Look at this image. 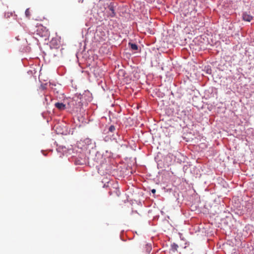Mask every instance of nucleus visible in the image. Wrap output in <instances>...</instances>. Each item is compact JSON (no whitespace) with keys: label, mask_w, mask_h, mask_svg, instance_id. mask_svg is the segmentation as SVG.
<instances>
[{"label":"nucleus","mask_w":254,"mask_h":254,"mask_svg":"<svg viewBox=\"0 0 254 254\" xmlns=\"http://www.w3.org/2000/svg\"><path fill=\"white\" fill-rule=\"evenodd\" d=\"M108 8L109 9V14L110 16L112 17H113L115 16L116 13L115 12L114 4L112 2H110L109 4H108Z\"/></svg>","instance_id":"nucleus-3"},{"label":"nucleus","mask_w":254,"mask_h":254,"mask_svg":"<svg viewBox=\"0 0 254 254\" xmlns=\"http://www.w3.org/2000/svg\"><path fill=\"white\" fill-rule=\"evenodd\" d=\"M243 19L245 21L250 22L253 19V17L247 13H244L243 15Z\"/></svg>","instance_id":"nucleus-4"},{"label":"nucleus","mask_w":254,"mask_h":254,"mask_svg":"<svg viewBox=\"0 0 254 254\" xmlns=\"http://www.w3.org/2000/svg\"><path fill=\"white\" fill-rule=\"evenodd\" d=\"M151 192L153 193H155L156 192V190L155 189H152L151 190Z\"/></svg>","instance_id":"nucleus-12"},{"label":"nucleus","mask_w":254,"mask_h":254,"mask_svg":"<svg viewBox=\"0 0 254 254\" xmlns=\"http://www.w3.org/2000/svg\"><path fill=\"white\" fill-rule=\"evenodd\" d=\"M109 194H110V195H112V194H113L112 191H109Z\"/></svg>","instance_id":"nucleus-13"},{"label":"nucleus","mask_w":254,"mask_h":254,"mask_svg":"<svg viewBox=\"0 0 254 254\" xmlns=\"http://www.w3.org/2000/svg\"><path fill=\"white\" fill-rule=\"evenodd\" d=\"M55 107L60 110H64L65 109V105L62 103H56L55 104Z\"/></svg>","instance_id":"nucleus-5"},{"label":"nucleus","mask_w":254,"mask_h":254,"mask_svg":"<svg viewBox=\"0 0 254 254\" xmlns=\"http://www.w3.org/2000/svg\"><path fill=\"white\" fill-rule=\"evenodd\" d=\"M147 251L148 252H149L151 250V247L150 246H147Z\"/></svg>","instance_id":"nucleus-11"},{"label":"nucleus","mask_w":254,"mask_h":254,"mask_svg":"<svg viewBox=\"0 0 254 254\" xmlns=\"http://www.w3.org/2000/svg\"><path fill=\"white\" fill-rule=\"evenodd\" d=\"M25 15L26 16L29 18L30 17V15H31V13H30V9L29 8H27L25 10Z\"/></svg>","instance_id":"nucleus-8"},{"label":"nucleus","mask_w":254,"mask_h":254,"mask_svg":"<svg viewBox=\"0 0 254 254\" xmlns=\"http://www.w3.org/2000/svg\"><path fill=\"white\" fill-rule=\"evenodd\" d=\"M178 246L175 243H173L171 245V250L173 252H175L177 251Z\"/></svg>","instance_id":"nucleus-6"},{"label":"nucleus","mask_w":254,"mask_h":254,"mask_svg":"<svg viewBox=\"0 0 254 254\" xmlns=\"http://www.w3.org/2000/svg\"><path fill=\"white\" fill-rule=\"evenodd\" d=\"M115 130V127L114 126H111L109 128V131L110 132H114Z\"/></svg>","instance_id":"nucleus-9"},{"label":"nucleus","mask_w":254,"mask_h":254,"mask_svg":"<svg viewBox=\"0 0 254 254\" xmlns=\"http://www.w3.org/2000/svg\"><path fill=\"white\" fill-rule=\"evenodd\" d=\"M36 35L41 37H47L49 35V31L46 27L43 26L41 24L37 26V29L36 31Z\"/></svg>","instance_id":"nucleus-1"},{"label":"nucleus","mask_w":254,"mask_h":254,"mask_svg":"<svg viewBox=\"0 0 254 254\" xmlns=\"http://www.w3.org/2000/svg\"><path fill=\"white\" fill-rule=\"evenodd\" d=\"M129 45L130 46V48L132 50H137L138 49V47H137V45L135 44L129 43Z\"/></svg>","instance_id":"nucleus-7"},{"label":"nucleus","mask_w":254,"mask_h":254,"mask_svg":"<svg viewBox=\"0 0 254 254\" xmlns=\"http://www.w3.org/2000/svg\"><path fill=\"white\" fill-rule=\"evenodd\" d=\"M70 104L73 105V101H71Z\"/></svg>","instance_id":"nucleus-14"},{"label":"nucleus","mask_w":254,"mask_h":254,"mask_svg":"<svg viewBox=\"0 0 254 254\" xmlns=\"http://www.w3.org/2000/svg\"><path fill=\"white\" fill-rule=\"evenodd\" d=\"M114 192L116 193L117 196L120 195V192H119V190L118 188H115V190Z\"/></svg>","instance_id":"nucleus-10"},{"label":"nucleus","mask_w":254,"mask_h":254,"mask_svg":"<svg viewBox=\"0 0 254 254\" xmlns=\"http://www.w3.org/2000/svg\"><path fill=\"white\" fill-rule=\"evenodd\" d=\"M96 164V167L99 169L100 168L103 167L105 165L106 160L105 158H104L102 155H99L98 156H97V158H95Z\"/></svg>","instance_id":"nucleus-2"}]
</instances>
